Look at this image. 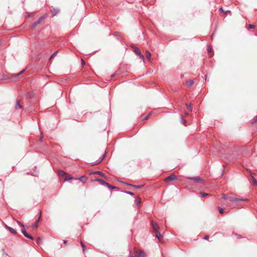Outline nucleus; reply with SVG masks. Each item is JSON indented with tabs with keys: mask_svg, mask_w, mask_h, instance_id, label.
Wrapping results in <instances>:
<instances>
[{
	"mask_svg": "<svg viewBox=\"0 0 257 257\" xmlns=\"http://www.w3.org/2000/svg\"><path fill=\"white\" fill-rule=\"evenodd\" d=\"M146 254L144 251L139 249H136L135 257H145Z\"/></svg>",
	"mask_w": 257,
	"mask_h": 257,
	"instance_id": "1",
	"label": "nucleus"
},
{
	"mask_svg": "<svg viewBox=\"0 0 257 257\" xmlns=\"http://www.w3.org/2000/svg\"><path fill=\"white\" fill-rule=\"evenodd\" d=\"M190 109L191 110L192 109V107L191 106V105H190Z\"/></svg>",
	"mask_w": 257,
	"mask_h": 257,
	"instance_id": "47",
	"label": "nucleus"
},
{
	"mask_svg": "<svg viewBox=\"0 0 257 257\" xmlns=\"http://www.w3.org/2000/svg\"><path fill=\"white\" fill-rule=\"evenodd\" d=\"M186 179L191 180L193 181L194 182H199L200 181H201L202 180V179L201 177L199 176L196 177H186Z\"/></svg>",
	"mask_w": 257,
	"mask_h": 257,
	"instance_id": "3",
	"label": "nucleus"
},
{
	"mask_svg": "<svg viewBox=\"0 0 257 257\" xmlns=\"http://www.w3.org/2000/svg\"><path fill=\"white\" fill-rule=\"evenodd\" d=\"M59 12V10H58V9H54V12L53 13H52V16L53 17L55 16L56 15V14L57 13H58Z\"/></svg>",
	"mask_w": 257,
	"mask_h": 257,
	"instance_id": "24",
	"label": "nucleus"
},
{
	"mask_svg": "<svg viewBox=\"0 0 257 257\" xmlns=\"http://www.w3.org/2000/svg\"><path fill=\"white\" fill-rule=\"evenodd\" d=\"M255 122H257V115L255 116L253 118V120L252 121V123H255Z\"/></svg>",
	"mask_w": 257,
	"mask_h": 257,
	"instance_id": "30",
	"label": "nucleus"
},
{
	"mask_svg": "<svg viewBox=\"0 0 257 257\" xmlns=\"http://www.w3.org/2000/svg\"><path fill=\"white\" fill-rule=\"evenodd\" d=\"M198 194H199V196L201 197H204L207 196L209 195L208 193H204V192H200Z\"/></svg>",
	"mask_w": 257,
	"mask_h": 257,
	"instance_id": "15",
	"label": "nucleus"
},
{
	"mask_svg": "<svg viewBox=\"0 0 257 257\" xmlns=\"http://www.w3.org/2000/svg\"><path fill=\"white\" fill-rule=\"evenodd\" d=\"M134 52L137 55H139L141 54L140 50L138 48L135 49Z\"/></svg>",
	"mask_w": 257,
	"mask_h": 257,
	"instance_id": "18",
	"label": "nucleus"
},
{
	"mask_svg": "<svg viewBox=\"0 0 257 257\" xmlns=\"http://www.w3.org/2000/svg\"><path fill=\"white\" fill-rule=\"evenodd\" d=\"M253 183L255 185H257V181L254 178H252Z\"/></svg>",
	"mask_w": 257,
	"mask_h": 257,
	"instance_id": "37",
	"label": "nucleus"
},
{
	"mask_svg": "<svg viewBox=\"0 0 257 257\" xmlns=\"http://www.w3.org/2000/svg\"><path fill=\"white\" fill-rule=\"evenodd\" d=\"M208 238H209V236H208V235H206L204 237V239H205V240H208Z\"/></svg>",
	"mask_w": 257,
	"mask_h": 257,
	"instance_id": "41",
	"label": "nucleus"
},
{
	"mask_svg": "<svg viewBox=\"0 0 257 257\" xmlns=\"http://www.w3.org/2000/svg\"><path fill=\"white\" fill-rule=\"evenodd\" d=\"M194 83V82L193 80L189 79L186 81V85L188 87H190L193 85Z\"/></svg>",
	"mask_w": 257,
	"mask_h": 257,
	"instance_id": "9",
	"label": "nucleus"
},
{
	"mask_svg": "<svg viewBox=\"0 0 257 257\" xmlns=\"http://www.w3.org/2000/svg\"><path fill=\"white\" fill-rule=\"evenodd\" d=\"M86 178L84 176H81V182H85L86 181Z\"/></svg>",
	"mask_w": 257,
	"mask_h": 257,
	"instance_id": "25",
	"label": "nucleus"
},
{
	"mask_svg": "<svg viewBox=\"0 0 257 257\" xmlns=\"http://www.w3.org/2000/svg\"><path fill=\"white\" fill-rule=\"evenodd\" d=\"M255 27V26L253 25H252V24H250L248 25V28L249 29H252V28H254Z\"/></svg>",
	"mask_w": 257,
	"mask_h": 257,
	"instance_id": "33",
	"label": "nucleus"
},
{
	"mask_svg": "<svg viewBox=\"0 0 257 257\" xmlns=\"http://www.w3.org/2000/svg\"><path fill=\"white\" fill-rule=\"evenodd\" d=\"M146 57H147V58L148 59L149 61H150L151 60V53L149 51H146Z\"/></svg>",
	"mask_w": 257,
	"mask_h": 257,
	"instance_id": "12",
	"label": "nucleus"
},
{
	"mask_svg": "<svg viewBox=\"0 0 257 257\" xmlns=\"http://www.w3.org/2000/svg\"><path fill=\"white\" fill-rule=\"evenodd\" d=\"M139 56L140 58H141V59L143 61H144V60H145V57H144V56L143 55H142L141 54L140 55H139Z\"/></svg>",
	"mask_w": 257,
	"mask_h": 257,
	"instance_id": "32",
	"label": "nucleus"
},
{
	"mask_svg": "<svg viewBox=\"0 0 257 257\" xmlns=\"http://www.w3.org/2000/svg\"><path fill=\"white\" fill-rule=\"evenodd\" d=\"M38 223L37 222H36L34 224H33L32 225V228H34V229H36L38 227Z\"/></svg>",
	"mask_w": 257,
	"mask_h": 257,
	"instance_id": "26",
	"label": "nucleus"
},
{
	"mask_svg": "<svg viewBox=\"0 0 257 257\" xmlns=\"http://www.w3.org/2000/svg\"><path fill=\"white\" fill-rule=\"evenodd\" d=\"M57 53V52H54V53L52 55V56H51V57L50 58V61H51V60H52V59L53 58V57H55V56H56V55Z\"/></svg>",
	"mask_w": 257,
	"mask_h": 257,
	"instance_id": "27",
	"label": "nucleus"
},
{
	"mask_svg": "<svg viewBox=\"0 0 257 257\" xmlns=\"http://www.w3.org/2000/svg\"><path fill=\"white\" fill-rule=\"evenodd\" d=\"M219 11H220V12H222L224 13L225 14H226V13H227V12H229V11H227L224 12V11L223 10V9H222V8H220L219 9Z\"/></svg>",
	"mask_w": 257,
	"mask_h": 257,
	"instance_id": "36",
	"label": "nucleus"
},
{
	"mask_svg": "<svg viewBox=\"0 0 257 257\" xmlns=\"http://www.w3.org/2000/svg\"><path fill=\"white\" fill-rule=\"evenodd\" d=\"M150 115H151V113L148 114V115H147V116H146L144 118V120H147V119L149 118V117H150Z\"/></svg>",
	"mask_w": 257,
	"mask_h": 257,
	"instance_id": "35",
	"label": "nucleus"
},
{
	"mask_svg": "<svg viewBox=\"0 0 257 257\" xmlns=\"http://www.w3.org/2000/svg\"><path fill=\"white\" fill-rule=\"evenodd\" d=\"M218 208V210H219V211L220 213H221V214L223 213V212H224V209H223V208H220V207H219Z\"/></svg>",
	"mask_w": 257,
	"mask_h": 257,
	"instance_id": "28",
	"label": "nucleus"
},
{
	"mask_svg": "<svg viewBox=\"0 0 257 257\" xmlns=\"http://www.w3.org/2000/svg\"><path fill=\"white\" fill-rule=\"evenodd\" d=\"M124 193L127 194H129L130 195H132V196H134V193L132 192H130V191H125Z\"/></svg>",
	"mask_w": 257,
	"mask_h": 257,
	"instance_id": "29",
	"label": "nucleus"
},
{
	"mask_svg": "<svg viewBox=\"0 0 257 257\" xmlns=\"http://www.w3.org/2000/svg\"><path fill=\"white\" fill-rule=\"evenodd\" d=\"M135 203L137 205H139L141 204V198L138 197L135 200Z\"/></svg>",
	"mask_w": 257,
	"mask_h": 257,
	"instance_id": "17",
	"label": "nucleus"
},
{
	"mask_svg": "<svg viewBox=\"0 0 257 257\" xmlns=\"http://www.w3.org/2000/svg\"><path fill=\"white\" fill-rule=\"evenodd\" d=\"M105 153H105L104 154H103L102 155V156L99 159V160L96 163H94L93 165H97V164L100 163L101 162V161L103 160V159H104V158L105 157Z\"/></svg>",
	"mask_w": 257,
	"mask_h": 257,
	"instance_id": "7",
	"label": "nucleus"
},
{
	"mask_svg": "<svg viewBox=\"0 0 257 257\" xmlns=\"http://www.w3.org/2000/svg\"><path fill=\"white\" fill-rule=\"evenodd\" d=\"M248 200V199L246 198V199H240V201H247Z\"/></svg>",
	"mask_w": 257,
	"mask_h": 257,
	"instance_id": "42",
	"label": "nucleus"
},
{
	"mask_svg": "<svg viewBox=\"0 0 257 257\" xmlns=\"http://www.w3.org/2000/svg\"><path fill=\"white\" fill-rule=\"evenodd\" d=\"M229 200L233 202H238L239 201H240V199L235 197H230L229 198Z\"/></svg>",
	"mask_w": 257,
	"mask_h": 257,
	"instance_id": "11",
	"label": "nucleus"
},
{
	"mask_svg": "<svg viewBox=\"0 0 257 257\" xmlns=\"http://www.w3.org/2000/svg\"><path fill=\"white\" fill-rule=\"evenodd\" d=\"M221 196L225 200H229V198H230V197H227L224 194L222 193L221 194Z\"/></svg>",
	"mask_w": 257,
	"mask_h": 257,
	"instance_id": "19",
	"label": "nucleus"
},
{
	"mask_svg": "<svg viewBox=\"0 0 257 257\" xmlns=\"http://www.w3.org/2000/svg\"><path fill=\"white\" fill-rule=\"evenodd\" d=\"M151 225H152V228H153V229L154 230H155L156 231H157L158 230L159 227L158 225L156 222L152 221Z\"/></svg>",
	"mask_w": 257,
	"mask_h": 257,
	"instance_id": "6",
	"label": "nucleus"
},
{
	"mask_svg": "<svg viewBox=\"0 0 257 257\" xmlns=\"http://www.w3.org/2000/svg\"><path fill=\"white\" fill-rule=\"evenodd\" d=\"M25 71V69H23L19 73L12 74V76H14V77L18 76L20 75L21 74H22V73H23Z\"/></svg>",
	"mask_w": 257,
	"mask_h": 257,
	"instance_id": "14",
	"label": "nucleus"
},
{
	"mask_svg": "<svg viewBox=\"0 0 257 257\" xmlns=\"http://www.w3.org/2000/svg\"><path fill=\"white\" fill-rule=\"evenodd\" d=\"M156 232H157L156 234V237H157L159 239H160L161 237V233L159 232H158V231Z\"/></svg>",
	"mask_w": 257,
	"mask_h": 257,
	"instance_id": "21",
	"label": "nucleus"
},
{
	"mask_svg": "<svg viewBox=\"0 0 257 257\" xmlns=\"http://www.w3.org/2000/svg\"><path fill=\"white\" fill-rule=\"evenodd\" d=\"M65 174V173L63 171L60 170L58 172V175L60 176H63Z\"/></svg>",
	"mask_w": 257,
	"mask_h": 257,
	"instance_id": "20",
	"label": "nucleus"
},
{
	"mask_svg": "<svg viewBox=\"0 0 257 257\" xmlns=\"http://www.w3.org/2000/svg\"><path fill=\"white\" fill-rule=\"evenodd\" d=\"M44 18H45V16H42L39 19H40V21H41L42 20L44 19Z\"/></svg>",
	"mask_w": 257,
	"mask_h": 257,
	"instance_id": "43",
	"label": "nucleus"
},
{
	"mask_svg": "<svg viewBox=\"0 0 257 257\" xmlns=\"http://www.w3.org/2000/svg\"><path fill=\"white\" fill-rule=\"evenodd\" d=\"M81 247L83 248V250H85V245L84 244L81 242Z\"/></svg>",
	"mask_w": 257,
	"mask_h": 257,
	"instance_id": "39",
	"label": "nucleus"
},
{
	"mask_svg": "<svg viewBox=\"0 0 257 257\" xmlns=\"http://www.w3.org/2000/svg\"><path fill=\"white\" fill-rule=\"evenodd\" d=\"M176 179V175L172 174L165 179V181L167 182H171Z\"/></svg>",
	"mask_w": 257,
	"mask_h": 257,
	"instance_id": "2",
	"label": "nucleus"
},
{
	"mask_svg": "<svg viewBox=\"0 0 257 257\" xmlns=\"http://www.w3.org/2000/svg\"><path fill=\"white\" fill-rule=\"evenodd\" d=\"M105 186H107L108 187V188L110 189H114L115 188V187L114 186H112L111 185H110L108 184V185H106Z\"/></svg>",
	"mask_w": 257,
	"mask_h": 257,
	"instance_id": "31",
	"label": "nucleus"
},
{
	"mask_svg": "<svg viewBox=\"0 0 257 257\" xmlns=\"http://www.w3.org/2000/svg\"><path fill=\"white\" fill-rule=\"evenodd\" d=\"M21 231L22 233L26 237L30 238V239L32 240L33 239L32 236L29 234L25 229H22Z\"/></svg>",
	"mask_w": 257,
	"mask_h": 257,
	"instance_id": "4",
	"label": "nucleus"
},
{
	"mask_svg": "<svg viewBox=\"0 0 257 257\" xmlns=\"http://www.w3.org/2000/svg\"><path fill=\"white\" fill-rule=\"evenodd\" d=\"M5 227L8 230H9L12 233L14 234H16L17 233V231H16V230L15 229H14L12 227L8 226L7 224L5 225Z\"/></svg>",
	"mask_w": 257,
	"mask_h": 257,
	"instance_id": "5",
	"label": "nucleus"
},
{
	"mask_svg": "<svg viewBox=\"0 0 257 257\" xmlns=\"http://www.w3.org/2000/svg\"><path fill=\"white\" fill-rule=\"evenodd\" d=\"M40 23V19H38L37 21H36L33 25L32 27L35 28L36 27L39 23Z\"/></svg>",
	"mask_w": 257,
	"mask_h": 257,
	"instance_id": "16",
	"label": "nucleus"
},
{
	"mask_svg": "<svg viewBox=\"0 0 257 257\" xmlns=\"http://www.w3.org/2000/svg\"><path fill=\"white\" fill-rule=\"evenodd\" d=\"M38 241H40V240H41V238H40V237H39V238H38Z\"/></svg>",
	"mask_w": 257,
	"mask_h": 257,
	"instance_id": "45",
	"label": "nucleus"
},
{
	"mask_svg": "<svg viewBox=\"0 0 257 257\" xmlns=\"http://www.w3.org/2000/svg\"><path fill=\"white\" fill-rule=\"evenodd\" d=\"M95 181L99 182L101 185L105 186L106 185H108L107 183L105 182L104 180H103L102 179H101L97 178V179H96L95 180Z\"/></svg>",
	"mask_w": 257,
	"mask_h": 257,
	"instance_id": "8",
	"label": "nucleus"
},
{
	"mask_svg": "<svg viewBox=\"0 0 257 257\" xmlns=\"http://www.w3.org/2000/svg\"><path fill=\"white\" fill-rule=\"evenodd\" d=\"M22 107V106L20 104V101L18 99L16 100V104L15 105V109H17L18 108H20Z\"/></svg>",
	"mask_w": 257,
	"mask_h": 257,
	"instance_id": "10",
	"label": "nucleus"
},
{
	"mask_svg": "<svg viewBox=\"0 0 257 257\" xmlns=\"http://www.w3.org/2000/svg\"><path fill=\"white\" fill-rule=\"evenodd\" d=\"M85 64V61L82 59H81V67H83L84 66Z\"/></svg>",
	"mask_w": 257,
	"mask_h": 257,
	"instance_id": "34",
	"label": "nucleus"
},
{
	"mask_svg": "<svg viewBox=\"0 0 257 257\" xmlns=\"http://www.w3.org/2000/svg\"><path fill=\"white\" fill-rule=\"evenodd\" d=\"M18 223L20 225V226L23 228L24 227V225L23 224H22L20 222L18 221Z\"/></svg>",
	"mask_w": 257,
	"mask_h": 257,
	"instance_id": "38",
	"label": "nucleus"
},
{
	"mask_svg": "<svg viewBox=\"0 0 257 257\" xmlns=\"http://www.w3.org/2000/svg\"><path fill=\"white\" fill-rule=\"evenodd\" d=\"M207 51L208 52H210L211 51V48L210 47H208Z\"/></svg>",
	"mask_w": 257,
	"mask_h": 257,
	"instance_id": "40",
	"label": "nucleus"
},
{
	"mask_svg": "<svg viewBox=\"0 0 257 257\" xmlns=\"http://www.w3.org/2000/svg\"><path fill=\"white\" fill-rule=\"evenodd\" d=\"M72 179V177L71 175H68V176H67L65 177L64 178V180L65 181H67V180H71Z\"/></svg>",
	"mask_w": 257,
	"mask_h": 257,
	"instance_id": "22",
	"label": "nucleus"
},
{
	"mask_svg": "<svg viewBox=\"0 0 257 257\" xmlns=\"http://www.w3.org/2000/svg\"><path fill=\"white\" fill-rule=\"evenodd\" d=\"M93 174H97V175L102 176V177H105V175L101 171H95V172H93Z\"/></svg>",
	"mask_w": 257,
	"mask_h": 257,
	"instance_id": "13",
	"label": "nucleus"
},
{
	"mask_svg": "<svg viewBox=\"0 0 257 257\" xmlns=\"http://www.w3.org/2000/svg\"><path fill=\"white\" fill-rule=\"evenodd\" d=\"M66 242V241H65V240L63 241L64 243H65Z\"/></svg>",
	"mask_w": 257,
	"mask_h": 257,
	"instance_id": "46",
	"label": "nucleus"
},
{
	"mask_svg": "<svg viewBox=\"0 0 257 257\" xmlns=\"http://www.w3.org/2000/svg\"><path fill=\"white\" fill-rule=\"evenodd\" d=\"M40 219H41V216H39V217L38 218V220H37V222H39L40 220Z\"/></svg>",
	"mask_w": 257,
	"mask_h": 257,
	"instance_id": "44",
	"label": "nucleus"
},
{
	"mask_svg": "<svg viewBox=\"0 0 257 257\" xmlns=\"http://www.w3.org/2000/svg\"><path fill=\"white\" fill-rule=\"evenodd\" d=\"M126 184L127 185H130V186H134V187H136V188H137L138 189H140V188H142L143 187V185L135 186V185H131V184H128V183H126Z\"/></svg>",
	"mask_w": 257,
	"mask_h": 257,
	"instance_id": "23",
	"label": "nucleus"
}]
</instances>
